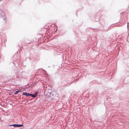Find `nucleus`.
I'll return each mask as SVG.
<instances>
[{
  "instance_id": "nucleus-4",
  "label": "nucleus",
  "mask_w": 129,
  "mask_h": 129,
  "mask_svg": "<svg viewBox=\"0 0 129 129\" xmlns=\"http://www.w3.org/2000/svg\"><path fill=\"white\" fill-rule=\"evenodd\" d=\"M20 91H21V90H20L17 91H16L15 93L14 94H16L17 93H18L19 92H20Z\"/></svg>"
},
{
  "instance_id": "nucleus-2",
  "label": "nucleus",
  "mask_w": 129,
  "mask_h": 129,
  "mask_svg": "<svg viewBox=\"0 0 129 129\" xmlns=\"http://www.w3.org/2000/svg\"><path fill=\"white\" fill-rule=\"evenodd\" d=\"M11 126H13L15 127H20L22 126H23V125L22 124H13L12 125H11Z\"/></svg>"
},
{
  "instance_id": "nucleus-3",
  "label": "nucleus",
  "mask_w": 129,
  "mask_h": 129,
  "mask_svg": "<svg viewBox=\"0 0 129 129\" xmlns=\"http://www.w3.org/2000/svg\"><path fill=\"white\" fill-rule=\"evenodd\" d=\"M37 93H35L34 94H32V95H30L32 97L35 98L37 95Z\"/></svg>"
},
{
  "instance_id": "nucleus-1",
  "label": "nucleus",
  "mask_w": 129,
  "mask_h": 129,
  "mask_svg": "<svg viewBox=\"0 0 129 129\" xmlns=\"http://www.w3.org/2000/svg\"><path fill=\"white\" fill-rule=\"evenodd\" d=\"M22 94L24 95H26L27 96H30V95H32V94H29L28 93L25 92H23Z\"/></svg>"
}]
</instances>
